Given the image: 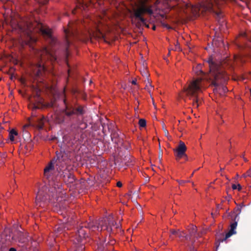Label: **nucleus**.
I'll list each match as a JSON object with an SVG mask.
<instances>
[{"label": "nucleus", "instance_id": "1", "mask_svg": "<svg viewBox=\"0 0 251 251\" xmlns=\"http://www.w3.org/2000/svg\"><path fill=\"white\" fill-rule=\"evenodd\" d=\"M67 155L64 151H56V156L52 159L44 169V175L49 180L50 188L47 193V187L44 186L40 189L36 197V206L41 207H45L49 203H52L56 207L62 206V202L65 201L63 193L61 191V184L50 179V175L52 174L57 167L67 165Z\"/></svg>", "mask_w": 251, "mask_h": 251}, {"label": "nucleus", "instance_id": "2", "mask_svg": "<svg viewBox=\"0 0 251 251\" xmlns=\"http://www.w3.org/2000/svg\"><path fill=\"white\" fill-rule=\"evenodd\" d=\"M64 103L65 108L62 111V114L56 116L57 122L58 124H71V127L72 128L85 129L87 124L78 121L76 117L85 114L84 107L77 104L75 101H68L66 99L64 100Z\"/></svg>", "mask_w": 251, "mask_h": 251}, {"label": "nucleus", "instance_id": "3", "mask_svg": "<svg viewBox=\"0 0 251 251\" xmlns=\"http://www.w3.org/2000/svg\"><path fill=\"white\" fill-rule=\"evenodd\" d=\"M35 25L38 26V30L43 36L50 39L52 42L54 41V39L51 35V31L49 28L45 27L40 23L32 24L30 21L22 20L18 23L17 27L19 31L25 36V38L22 39L23 44L31 47L33 44L36 43L37 38L32 34L35 29Z\"/></svg>", "mask_w": 251, "mask_h": 251}, {"label": "nucleus", "instance_id": "4", "mask_svg": "<svg viewBox=\"0 0 251 251\" xmlns=\"http://www.w3.org/2000/svg\"><path fill=\"white\" fill-rule=\"evenodd\" d=\"M203 66L201 64H198L193 67V72L195 78L187 85L184 86L182 94L192 100L198 106V101L202 98V94L203 76L204 73L202 70Z\"/></svg>", "mask_w": 251, "mask_h": 251}, {"label": "nucleus", "instance_id": "5", "mask_svg": "<svg viewBox=\"0 0 251 251\" xmlns=\"http://www.w3.org/2000/svg\"><path fill=\"white\" fill-rule=\"evenodd\" d=\"M149 1V0H141L139 5L133 9V15L135 19L138 20L137 26H140L141 24H143L149 27V25H146V19L143 17V14L145 13L150 15L153 14L152 5L150 4Z\"/></svg>", "mask_w": 251, "mask_h": 251}, {"label": "nucleus", "instance_id": "6", "mask_svg": "<svg viewBox=\"0 0 251 251\" xmlns=\"http://www.w3.org/2000/svg\"><path fill=\"white\" fill-rule=\"evenodd\" d=\"M93 228H97L98 230L100 228L99 226H96L94 223L85 224L84 226H79L75 234V239L77 242H75V244H77L76 246V251H82L85 249L83 241L85 240L86 238L88 236L87 235V231L89 229L93 230Z\"/></svg>", "mask_w": 251, "mask_h": 251}, {"label": "nucleus", "instance_id": "7", "mask_svg": "<svg viewBox=\"0 0 251 251\" xmlns=\"http://www.w3.org/2000/svg\"><path fill=\"white\" fill-rule=\"evenodd\" d=\"M64 31L66 35V48L64 51V55L66 60H67L69 54V46L71 44L70 37L72 36L73 37L76 36L77 35V31L70 23L69 24L68 28L65 29Z\"/></svg>", "mask_w": 251, "mask_h": 251}, {"label": "nucleus", "instance_id": "8", "mask_svg": "<svg viewBox=\"0 0 251 251\" xmlns=\"http://www.w3.org/2000/svg\"><path fill=\"white\" fill-rule=\"evenodd\" d=\"M99 225L100 226V230H106L109 233L113 232L112 226H116V228H119V226L114 220L112 217H108L101 220Z\"/></svg>", "mask_w": 251, "mask_h": 251}, {"label": "nucleus", "instance_id": "9", "mask_svg": "<svg viewBox=\"0 0 251 251\" xmlns=\"http://www.w3.org/2000/svg\"><path fill=\"white\" fill-rule=\"evenodd\" d=\"M179 7L186 14L192 13L194 14H197L200 10L199 8L194 7L191 4L185 2L180 4Z\"/></svg>", "mask_w": 251, "mask_h": 251}, {"label": "nucleus", "instance_id": "10", "mask_svg": "<svg viewBox=\"0 0 251 251\" xmlns=\"http://www.w3.org/2000/svg\"><path fill=\"white\" fill-rule=\"evenodd\" d=\"M186 149L187 148L184 143L180 141L177 149L176 150V156L177 160H178L182 157H184L186 160L188 159V157L185 153Z\"/></svg>", "mask_w": 251, "mask_h": 251}, {"label": "nucleus", "instance_id": "11", "mask_svg": "<svg viewBox=\"0 0 251 251\" xmlns=\"http://www.w3.org/2000/svg\"><path fill=\"white\" fill-rule=\"evenodd\" d=\"M12 239L13 240L18 242L22 244L26 243L28 240L26 235L20 231H17L12 236Z\"/></svg>", "mask_w": 251, "mask_h": 251}, {"label": "nucleus", "instance_id": "12", "mask_svg": "<svg viewBox=\"0 0 251 251\" xmlns=\"http://www.w3.org/2000/svg\"><path fill=\"white\" fill-rule=\"evenodd\" d=\"M55 170L58 172V175L61 178H63V179H64V178H66L67 176L71 173L69 169L68 168L67 165L60 167H57V168H55Z\"/></svg>", "mask_w": 251, "mask_h": 251}, {"label": "nucleus", "instance_id": "13", "mask_svg": "<svg viewBox=\"0 0 251 251\" xmlns=\"http://www.w3.org/2000/svg\"><path fill=\"white\" fill-rule=\"evenodd\" d=\"M46 53L48 56H50L52 61H56L57 59L58 53L57 51H54L53 49H49L45 48L43 53Z\"/></svg>", "mask_w": 251, "mask_h": 251}, {"label": "nucleus", "instance_id": "14", "mask_svg": "<svg viewBox=\"0 0 251 251\" xmlns=\"http://www.w3.org/2000/svg\"><path fill=\"white\" fill-rule=\"evenodd\" d=\"M196 227H193L192 231L190 232V235L187 234L184 231H180L178 230V233L177 236L179 238L182 239H185L186 240H189L190 239V237L196 232Z\"/></svg>", "mask_w": 251, "mask_h": 251}, {"label": "nucleus", "instance_id": "15", "mask_svg": "<svg viewBox=\"0 0 251 251\" xmlns=\"http://www.w3.org/2000/svg\"><path fill=\"white\" fill-rule=\"evenodd\" d=\"M69 229L70 228L68 224L62 223L59 224L56 227H55V232L57 234L61 233L66 230H69Z\"/></svg>", "mask_w": 251, "mask_h": 251}, {"label": "nucleus", "instance_id": "16", "mask_svg": "<svg viewBox=\"0 0 251 251\" xmlns=\"http://www.w3.org/2000/svg\"><path fill=\"white\" fill-rule=\"evenodd\" d=\"M236 226H237L236 223H233L231 224L230 229L229 231L226 234L225 237L224 239V240H226L227 238H228L231 235H232L233 234H234L236 233V231L235 230L236 228ZM223 241V240H222V241Z\"/></svg>", "mask_w": 251, "mask_h": 251}, {"label": "nucleus", "instance_id": "17", "mask_svg": "<svg viewBox=\"0 0 251 251\" xmlns=\"http://www.w3.org/2000/svg\"><path fill=\"white\" fill-rule=\"evenodd\" d=\"M19 134L18 132L14 129H12L9 133V138L12 142L17 141Z\"/></svg>", "mask_w": 251, "mask_h": 251}, {"label": "nucleus", "instance_id": "18", "mask_svg": "<svg viewBox=\"0 0 251 251\" xmlns=\"http://www.w3.org/2000/svg\"><path fill=\"white\" fill-rule=\"evenodd\" d=\"M45 67L43 65L40 63H38L36 67L35 74L37 76L42 75L45 71Z\"/></svg>", "mask_w": 251, "mask_h": 251}, {"label": "nucleus", "instance_id": "19", "mask_svg": "<svg viewBox=\"0 0 251 251\" xmlns=\"http://www.w3.org/2000/svg\"><path fill=\"white\" fill-rule=\"evenodd\" d=\"M111 138L112 142L114 143L118 144L120 142L119 134L118 132L115 130L112 131L111 132Z\"/></svg>", "mask_w": 251, "mask_h": 251}, {"label": "nucleus", "instance_id": "20", "mask_svg": "<svg viewBox=\"0 0 251 251\" xmlns=\"http://www.w3.org/2000/svg\"><path fill=\"white\" fill-rule=\"evenodd\" d=\"M63 180L68 183H72L75 181L74 175L71 172Z\"/></svg>", "mask_w": 251, "mask_h": 251}, {"label": "nucleus", "instance_id": "21", "mask_svg": "<svg viewBox=\"0 0 251 251\" xmlns=\"http://www.w3.org/2000/svg\"><path fill=\"white\" fill-rule=\"evenodd\" d=\"M96 251H107V249L104 244H98L97 249Z\"/></svg>", "mask_w": 251, "mask_h": 251}, {"label": "nucleus", "instance_id": "22", "mask_svg": "<svg viewBox=\"0 0 251 251\" xmlns=\"http://www.w3.org/2000/svg\"><path fill=\"white\" fill-rule=\"evenodd\" d=\"M244 176L245 178H247V179H246L247 181H249L250 178L251 180V169H250L249 171H248L246 174H244Z\"/></svg>", "mask_w": 251, "mask_h": 251}, {"label": "nucleus", "instance_id": "23", "mask_svg": "<svg viewBox=\"0 0 251 251\" xmlns=\"http://www.w3.org/2000/svg\"><path fill=\"white\" fill-rule=\"evenodd\" d=\"M139 125L141 127H145L146 126V121L144 119H140L139 121Z\"/></svg>", "mask_w": 251, "mask_h": 251}, {"label": "nucleus", "instance_id": "24", "mask_svg": "<svg viewBox=\"0 0 251 251\" xmlns=\"http://www.w3.org/2000/svg\"><path fill=\"white\" fill-rule=\"evenodd\" d=\"M232 188L233 190L238 189L239 191L241 190V186L239 184H233L232 185Z\"/></svg>", "mask_w": 251, "mask_h": 251}, {"label": "nucleus", "instance_id": "25", "mask_svg": "<svg viewBox=\"0 0 251 251\" xmlns=\"http://www.w3.org/2000/svg\"><path fill=\"white\" fill-rule=\"evenodd\" d=\"M141 74H142L143 76H145L146 77H148V76H149L148 73L147 72V71L145 69V67H144L143 71H141Z\"/></svg>", "mask_w": 251, "mask_h": 251}, {"label": "nucleus", "instance_id": "26", "mask_svg": "<svg viewBox=\"0 0 251 251\" xmlns=\"http://www.w3.org/2000/svg\"><path fill=\"white\" fill-rule=\"evenodd\" d=\"M175 50L178 51H182V49L180 48L178 42H176V44L175 45Z\"/></svg>", "mask_w": 251, "mask_h": 251}, {"label": "nucleus", "instance_id": "27", "mask_svg": "<svg viewBox=\"0 0 251 251\" xmlns=\"http://www.w3.org/2000/svg\"><path fill=\"white\" fill-rule=\"evenodd\" d=\"M31 106L32 107L33 109H39L40 108V106L38 105V104H36L35 103H33L31 105Z\"/></svg>", "mask_w": 251, "mask_h": 251}, {"label": "nucleus", "instance_id": "28", "mask_svg": "<svg viewBox=\"0 0 251 251\" xmlns=\"http://www.w3.org/2000/svg\"><path fill=\"white\" fill-rule=\"evenodd\" d=\"M33 146V144L31 142H29L27 145H26L25 146V148L28 150V148H32Z\"/></svg>", "mask_w": 251, "mask_h": 251}, {"label": "nucleus", "instance_id": "29", "mask_svg": "<svg viewBox=\"0 0 251 251\" xmlns=\"http://www.w3.org/2000/svg\"><path fill=\"white\" fill-rule=\"evenodd\" d=\"M171 232L172 234L173 235H177V234L178 233V230H175L174 229H171Z\"/></svg>", "mask_w": 251, "mask_h": 251}, {"label": "nucleus", "instance_id": "30", "mask_svg": "<svg viewBox=\"0 0 251 251\" xmlns=\"http://www.w3.org/2000/svg\"><path fill=\"white\" fill-rule=\"evenodd\" d=\"M43 126H44V124L42 121H41L38 126V128L39 129H42L43 128Z\"/></svg>", "mask_w": 251, "mask_h": 251}, {"label": "nucleus", "instance_id": "31", "mask_svg": "<svg viewBox=\"0 0 251 251\" xmlns=\"http://www.w3.org/2000/svg\"><path fill=\"white\" fill-rule=\"evenodd\" d=\"M117 186L118 187H121L122 186V183L121 181L117 182Z\"/></svg>", "mask_w": 251, "mask_h": 251}, {"label": "nucleus", "instance_id": "32", "mask_svg": "<svg viewBox=\"0 0 251 251\" xmlns=\"http://www.w3.org/2000/svg\"><path fill=\"white\" fill-rule=\"evenodd\" d=\"M9 251H17V250L14 248H11L9 249Z\"/></svg>", "mask_w": 251, "mask_h": 251}, {"label": "nucleus", "instance_id": "33", "mask_svg": "<svg viewBox=\"0 0 251 251\" xmlns=\"http://www.w3.org/2000/svg\"><path fill=\"white\" fill-rule=\"evenodd\" d=\"M177 181L178 182L179 184H182V183H184L185 182V181H183V180H180V181L179 180H177Z\"/></svg>", "mask_w": 251, "mask_h": 251}, {"label": "nucleus", "instance_id": "34", "mask_svg": "<svg viewBox=\"0 0 251 251\" xmlns=\"http://www.w3.org/2000/svg\"><path fill=\"white\" fill-rule=\"evenodd\" d=\"M131 83H132V84L136 85V80H133L131 81Z\"/></svg>", "mask_w": 251, "mask_h": 251}, {"label": "nucleus", "instance_id": "35", "mask_svg": "<svg viewBox=\"0 0 251 251\" xmlns=\"http://www.w3.org/2000/svg\"><path fill=\"white\" fill-rule=\"evenodd\" d=\"M209 66H210V71H212V63H210L209 62Z\"/></svg>", "mask_w": 251, "mask_h": 251}, {"label": "nucleus", "instance_id": "36", "mask_svg": "<svg viewBox=\"0 0 251 251\" xmlns=\"http://www.w3.org/2000/svg\"><path fill=\"white\" fill-rule=\"evenodd\" d=\"M187 50H188L189 52L191 51V48H190L189 46H188V47H187Z\"/></svg>", "mask_w": 251, "mask_h": 251}, {"label": "nucleus", "instance_id": "37", "mask_svg": "<svg viewBox=\"0 0 251 251\" xmlns=\"http://www.w3.org/2000/svg\"><path fill=\"white\" fill-rule=\"evenodd\" d=\"M165 134L166 135H168V131L167 130H165Z\"/></svg>", "mask_w": 251, "mask_h": 251}, {"label": "nucleus", "instance_id": "38", "mask_svg": "<svg viewBox=\"0 0 251 251\" xmlns=\"http://www.w3.org/2000/svg\"><path fill=\"white\" fill-rule=\"evenodd\" d=\"M165 26H166V27H167V28H170V27L169 26H168V25H165Z\"/></svg>", "mask_w": 251, "mask_h": 251}, {"label": "nucleus", "instance_id": "39", "mask_svg": "<svg viewBox=\"0 0 251 251\" xmlns=\"http://www.w3.org/2000/svg\"><path fill=\"white\" fill-rule=\"evenodd\" d=\"M75 9L73 10L72 12H73V14H75Z\"/></svg>", "mask_w": 251, "mask_h": 251}, {"label": "nucleus", "instance_id": "40", "mask_svg": "<svg viewBox=\"0 0 251 251\" xmlns=\"http://www.w3.org/2000/svg\"><path fill=\"white\" fill-rule=\"evenodd\" d=\"M148 83L149 84H150V81H149V79H148Z\"/></svg>", "mask_w": 251, "mask_h": 251}, {"label": "nucleus", "instance_id": "41", "mask_svg": "<svg viewBox=\"0 0 251 251\" xmlns=\"http://www.w3.org/2000/svg\"><path fill=\"white\" fill-rule=\"evenodd\" d=\"M152 29H153V30H155V26H154L152 27Z\"/></svg>", "mask_w": 251, "mask_h": 251}, {"label": "nucleus", "instance_id": "42", "mask_svg": "<svg viewBox=\"0 0 251 251\" xmlns=\"http://www.w3.org/2000/svg\"><path fill=\"white\" fill-rule=\"evenodd\" d=\"M193 174H194V172L192 173V175H191V176H193Z\"/></svg>", "mask_w": 251, "mask_h": 251}, {"label": "nucleus", "instance_id": "43", "mask_svg": "<svg viewBox=\"0 0 251 251\" xmlns=\"http://www.w3.org/2000/svg\"><path fill=\"white\" fill-rule=\"evenodd\" d=\"M180 97H182V98H183V95L180 96Z\"/></svg>", "mask_w": 251, "mask_h": 251}, {"label": "nucleus", "instance_id": "44", "mask_svg": "<svg viewBox=\"0 0 251 251\" xmlns=\"http://www.w3.org/2000/svg\"><path fill=\"white\" fill-rule=\"evenodd\" d=\"M37 97L38 98H39V96H38V95H37Z\"/></svg>", "mask_w": 251, "mask_h": 251}, {"label": "nucleus", "instance_id": "45", "mask_svg": "<svg viewBox=\"0 0 251 251\" xmlns=\"http://www.w3.org/2000/svg\"><path fill=\"white\" fill-rule=\"evenodd\" d=\"M250 93H251V89H250Z\"/></svg>", "mask_w": 251, "mask_h": 251}]
</instances>
